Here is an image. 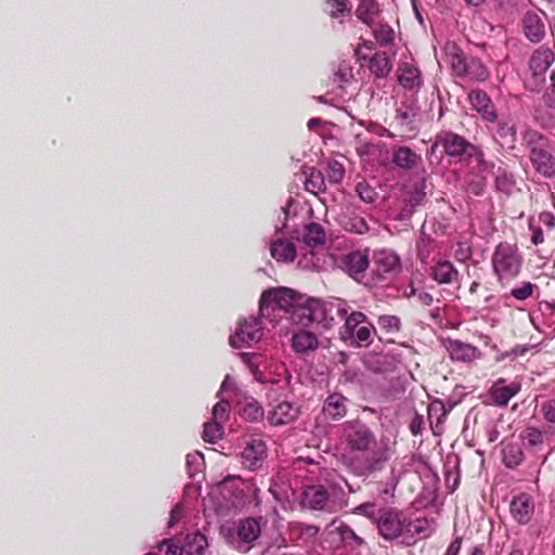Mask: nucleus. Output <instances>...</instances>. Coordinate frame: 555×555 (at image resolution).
Segmentation results:
<instances>
[{
    "label": "nucleus",
    "mask_w": 555,
    "mask_h": 555,
    "mask_svg": "<svg viewBox=\"0 0 555 555\" xmlns=\"http://www.w3.org/2000/svg\"><path fill=\"white\" fill-rule=\"evenodd\" d=\"M467 189L474 195H481L486 188V177L483 175H470L467 180Z\"/></svg>",
    "instance_id": "obj_50"
},
{
    "label": "nucleus",
    "mask_w": 555,
    "mask_h": 555,
    "mask_svg": "<svg viewBox=\"0 0 555 555\" xmlns=\"http://www.w3.org/2000/svg\"><path fill=\"white\" fill-rule=\"evenodd\" d=\"M542 414L548 423H555V399L547 400L541 405Z\"/></svg>",
    "instance_id": "obj_59"
},
{
    "label": "nucleus",
    "mask_w": 555,
    "mask_h": 555,
    "mask_svg": "<svg viewBox=\"0 0 555 555\" xmlns=\"http://www.w3.org/2000/svg\"><path fill=\"white\" fill-rule=\"evenodd\" d=\"M496 189L506 194L512 193L515 188V180L511 172H507L504 168L499 167L494 172Z\"/></svg>",
    "instance_id": "obj_44"
},
{
    "label": "nucleus",
    "mask_w": 555,
    "mask_h": 555,
    "mask_svg": "<svg viewBox=\"0 0 555 555\" xmlns=\"http://www.w3.org/2000/svg\"><path fill=\"white\" fill-rule=\"evenodd\" d=\"M271 256L279 262H292L296 258V247L288 240L278 238L270 244Z\"/></svg>",
    "instance_id": "obj_30"
},
{
    "label": "nucleus",
    "mask_w": 555,
    "mask_h": 555,
    "mask_svg": "<svg viewBox=\"0 0 555 555\" xmlns=\"http://www.w3.org/2000/svg\"><path fill=\"white\" fill-rule=\"evenodd\" d=\"M374 262L379 274L397 272L400 269V259L391 250L382 249L375 251Z\"/></svg>",
    "instance_id": "obj_29"
},
{
    "label": "nucleus",
    "mask_w": 555,
    "mask_h": 555,
    "mask_svg": "<svg viewBox=\"0 0 555 555\" xmlns=\"http://www.w3.org/2000/svg\"><path fill=\"white\" fill-rule=\"evenodd\" d=\"M301 503L310 509L327 513H335L339 508L333 494L322 485L307 487L302 493Z\"/></svg>",
    "instance_id": "obj_9"
},
{
    "label": "nucleus",
    "mask_w": 555,
    "mask_h": 555,
    "mask_svg": "<svg viewBox=\"0 0 555 555\" xmlns=\"http://www.w3.org/2000/svg\"><path fill=\"white\" fill-rule=\"evenodd\" d=\"M509 512L517 524L527 525L534 513L533 499L527 493L514 496L509 504Z\"/></svg>",
    "instance_id": "obj_15"
},
{
    "label": "nucleus",
    "mask_w": 555,
    "mask_h": 555,
    "mask_svg": "<svg viewBox=\"0 0 555 555\" xmlns=\"http://www.w3.org/2000/svg\"><path fill=\"white\" fill-rule=\"evenodd\" d=\"M320 311V299L300 295L291 310L289 319L298 325L308 326L317 323Z\"/></svg>",
    "instance_id": "obj_11"
},
{
    "label": "nucleus",
    "mask_w": 555,
    "mask_h": 555,
    "mask_svg": "<svg viewBox=\"0 0 555 555\" xmlns=\"http://www.w3.org/2000/svg\"><path fill=\"white\" fill-rule=\"evenodd\" d=\"M425 186L426 183L424 179H420L409 186L400 219L412 216L414 209L424 204L426 197Z\"/></svg>",
    "instance_id": "obj_19"
},
{
    "label": "nucleus",
    "mask_w": 555,
    "mask_h": 555,
    "mask_svg": "<svg viewBox=\"0 0 555 555\" xmlns=\"http://www.w3.org/2000/svg\"><path fill=\"white\" fill-rule=\"evenodd\" d=\"M338 224L350 233L364 234L369 231L365 219L350 211L349 207L341 211L337 218Z\"/></svg>",
    "instance_id": "obj_27"
},
{
    "label": "nucleus",
    "mask_w": 555,
    "mask_h": 555,
    "mask_svg": "<svg viewBox=\"0 0 555 555\" xmlns=\"http://www.w3.org/2000/svg\"><path fill=\"white\" fill-rule=\"evenodd\" d=\"M489 129L493 132V138L502 146L513 149L516 142V125L509 118L496 117L495 122H490Z\"/></svg>",
    "instance_id": "obj_17"
},
{
    "label": "nucleus",
    "mask_w": 555,
    "mask_h": 555,
    "mask_svg": "<svg viewBox=\"0 0 555 555\" xmlns=\"http://www.w3.org/2000/svg\"><path fill=\"white\" fill-rule=\"evenodd\" d=\"M324 254L309 250L300 255L298 267L306 271H321L324 268Z\"/></svg>",
    "instance_id": "obj_37"
},
{
    "label": "nucleus",
    "mask_w": 555,
    "mask_h": 555,
    "mask_svg": "<svg viewBox=\"0 0 555 555\" xmlns=\"http://www.w3.org/2000/svg\"><path fill=\"white\" fill-rule=\"evenodd\" d=\"M472 107L481 116L485 121H496V109L489 95L480 90L474 89L468 94Z\"/></svg>",
    "instance_id": "obj_16"
},
{
    "label": "nucleus",
    "mask_w": 555,
    "mask_h": 555,
    "mask_svg": "<svg viewBox=\"0 0 555 555\" xmlns=\"http://www.w3.org/2000/svg\"><path fill=\"white\" fill-rule=\"evenodd\" d=\"M348 448L361 455L345 457L347 468L359 477H367L384 468L390 459V449L376 441L373 431L363 423H348L344 429Z\"/></svg>",
    "instance_id": "obj_1"
},
{
    "label": "nucleus",
    "mask_w": 555,
    "mask_h": 555,
    "mask_svg": "<svg viewBox=\"0 0 555 555\" xmlns=\"http://www.w3.org/2000/svg\"><path fill=\"white\" fill-rule=\"evenodd\" d=\"M436 248V243L433 238H430L427 234L424 232L421 233V236L416 244V256L417 259L422 263H428L431 255Z\"/></svg>",
    "instance_id": "obj_40"
},
{
    "label": "nucleus",
    "mask_w": 555,
    "mask_h": 555,
    "mask_svg": "<svg viewBox=\"0 0 555 555\" xmlns=\"http://www.w3.org/2000/svg\"><path fill=\"white\" fill-rule=\"evenodd\" d=\"M266 452L267 447L262 439H248L242 452L244 464L249 468L256 467L263 460Z\"/></svg>",
    "instance_id": "obj_21"
},
{
    "label": "nucleus",
    "mask_w": 555,
    "mask_h": 555,
    "mask_svg": "<svg viewBox=\"0 0 555 555\" xmlns=\"http://www.w3.org/2000/svg\"><path fill=\"white\" fill-rule=\"evenodd\" d=\"M378 326L387 333H397L400 330V319L396 315H380L377 320Z\"/></svg>",
    "instance_id": "obj_51"
},
{
    "label": "nucleus",
    "mask_w": 555,
    "mask_h": 555,
    "mask_svg": "<svg viewBox=\"0 0 555 555\" xmlns=\"http://www.w3.org/2000/svg\"><path fill=\"white\" fill-rule=\"evenodd\" d=\"M351 11L349 0H326V12L332 18L348 15Z\"/></svg>",
    "instance_id": "obj_46"
},
{
    "label": "nucleus",
    "mask_w": 555,
    "mask_h": 555,
    "mask_svg": "<svg viewBox=\"0 0 555 555\" xmlns=\"http://www.w3.org/2000/svg\"><path fill=\"white\" fill-rule=\"evenodd\" d=\"M262 337V322L259 318L249 317L240 321L234 334L229 338L233 348L250 347Z\"/></svg>",
    "instance_id": "obj_8"
},
{
    "label": "nucleus",
    "mask_w": 555,
    "mask_h": 555,
    "mask_svg": "<svg viewBox=\"0 0 555 555\" xmlns=\"http://www.w3.org/2000/svg\"><path fill=\"white\" fill-rule=\"evenodd\" d=\"M398 80L405 89H418L422 86L418 68L408 62L400 64Z\"/></svg>",
    "instance_id": "obj_31"
},
{
    "label": "nucleus",
    "mask_w": 555,
    "mask_h": 555,
    "mask_svg": "<svg viewBox=\"0 0 555 555\" xmlns=\"http://www.w3.org/2000/svg\"><path fill=\"white\" fill-rule=\"evenodd\" d=\"M369 27L372 29L376 41L380 46H387L392 42L395 38V31L389 25L380 22H374L373 26Z\"/></svg>",
    "instance_id": "obj_43"
},
{
    "label": "nucleus",
    "mask_w": 555,
    "mask_h": 555,
    "mask_svg": "<svg viewBox=\"0 0 555 555\" xmlns=\"http://www.w3.org/2000/svg\"><path fill=\"white\" fill-rule=\"evenodd\" d=\"M524 31L531 42H540L545 36V25L540 14L527 12L524 16Z\"/></svg>",
    "instance_id": "obj_23"
},
{
    "label": "nucleus",
    "mask_w": 555,
    "mask_h": 555,
    "mask_svg": "<svg viewBox=\"0 0 555 555\" xmlns=\"http://www.w3.org/2000/svg\"><path fill=\"white\" fill-rule=\"evenodd\" d=\"M437 146H441L448 156L459 158L460 160L473 158L477 153L475 145L462 135L451 131H443L436 137L435 143L431 146V153H434Z\"/></svg>",
    "instance_id": "obj_7"
},
{
    "label": "nucleus",
    "mask_w": 555,
    "mask_h": 555,
    "mask_svg": "<svg viewBox=\"0 0 555 555\" xmlns=\"http://www.w3.org/2000/svg\"><path fill=\"white\" fill-rule=\"evenodd\" d=\"M433 532L431 524L426 518H416L409 520L405 517L402 542L404 544H414L417 540L429 537Z\"/></svg>",
    "instance_id": "obj_18"
},
{
    "label": "nucleus",
    "mask_w": 555,
    "mask_h": 555,
    "mask_svg": "<svg viewBox=\"0 0 555 555\" xmlns=\"http://www.w3.org/2000/svg\"><path fill=\"white\" fill-rule=\"evenodd\" d=\"M539 223L545 225L547 229L555 227V216L551 212L544 211L539 215Z\"/></svg>",
    "instance_id": "obj_64"
},
{
    "label": "nucleus",
    "mask_w": 555,
    "mask_h": 555,
    "mask_svg": "<svg viewBox=\"0 0 555 555\" xmlns=\"http://www.w3.org/2000/svg\"><path fill=\"white\" fill-rule=\"evenodd\" d=\"M204 464V459L201 453L188 454L186 455V466L189 469V474L191 476L195 475V473L199 472Z\"/></svg>",
    "instance_id": "obj_57"
},
{
    "label": "nucleus",
    "mask_w": 555,
    "mask_h": 555,
    "mask_svg": "<svg viewBox=\"0 0 555 555\" xmlns=\"http://www.w3.org/2000/svg\"><path fill=\"white\" fill-rule=\"evenodd\" d=\"M347 398L340 393L330 395L323 404V414L326 418L338 421L347 414Z\"/></svg>",
    "instance_id": "obj_26"
},
{
    "label": "nucleus",
    "mask_w": 555,
    "mask_h": 555,
    "mask_svg": "<svg viewBox=\"0 0 555 555\" xmlns=\"http://www.w3.org/2000/svg\"><path fill=\"white\" fill-rule=\"evenodd\" d=\"M392 162L400 168L411 169L422 162V157L410 147L401 146L393 152Z\"/></svg>",
    "instance_id": "obj_34"
},
{
    "label": "nucleus",
    "mask_w": 555,
    "mask_h": 555,
    "mask_svg": "<svg viewBox=\"0 0 555 555\" xmlns=\"http://www.w3.org/2000/svg\"><path fill=\"white\" fill-rule=\"evenodd\" d=\"M297 416L298 409L288 401H282L269 412L268 421L273 426H280L294 421Z\"/></svg>",
    "instance_id": "obj_22"
},
{
    "label": "nucleus",
    "mask_w": 555,
    "mask_h": 555,
    "mask_svg": "<svg viewBox=\"0 0 555 555\" xmlns=\"http://www.w3.org/2000/svg\"><path fill=\"white\" fill-rule=\"evenodd\" d=\"M341 268L354 279L363 276L369 268L367 251L354 250L347 254L341 260Z\"/></svg>",
    "instance_id": "obj_20"
},
{
    "label": "nucleus",
    "mask_w": 555,
    "mask_h": 555,
    "mask_svg": "<svg viewBox=\"0 0 555 555\" xmlns=\"http://www.w3.org/2000/svg\"><path fill=\"white\" fill-rule=\"evenodd\" d=\"M207 546V538L199 531L189 533L185 538L184 551L188 555H204Z\"/></svg>",
    "instance_id": "obj_35"
},
{
    "label": "nucleus",
    "mask_w": 555,
    "mask_h": 555,
    "mask_svg": "<svg viewBox=\"0 0 555 555\" xmlns=\"http://www.w3.org/2000/svg\"><path fill=\"white\" fill-rule=\"evenodd\" d=\"M320 310L317 323L324 328H331L345 320L349 312V306L345 300L339 298L325 302L320 300Z\"/></svg>",
    "instance_id": "obj_12"
},
{
    "label": "nucleus",
    "mask_w": 555,
    "mask_h": 555,
    "mask_svg": "<svg viewBox=\"0 0 555 555\" xmlns=\"http://www.w3.org/2000/svg\"><path fill=\"white\" fill-rule=\"evenodd\" d=\"M524 141L530 150V160L534 169L545 178L555 176V158L548 151L546 139L534 130H527Z\"/></svg>",
    "instance_id": "obj_4"
},
{
    "label": "nucleus",
    "mask_w": 555,
    "mask_h": 555,
    "mask_svg": "<svg viewBox=\"0 0 555 555\" xmlns=\"http://www.w3.org/2000/svg\"><path fill=\"white\" fill-rule=\"evenodd\" d=\"M399 482V476L396 475L395 470H391V476L389 480L385 483V488L383 489V493L385 495L393 496L395 490L397 488V485Z\"/></svg>",
    "instance_id": "obj_61"
},
{
    "label": "nucleus",
    "mask_w": 555,
    "mask_h": 555,
    "mask_svg": "<svg viewBox=\"0 0 555 555\" xmlns=\"http://www.w3.org/2000/svg\"><path fill=\"white\" fill-rule=\"evenodd\" d=\"M543 102L547 107L555 108V83L551 85L543 93Z\"/></svg>",
    "instance_id": "obj_63"
},
{
    "label": "nucleus",
    "mask_w": 555,
    "mask_h": 555,
    "mask_svg": "<svg viewBox=\"0 0 555 555\" xmlns=\"http://www.w3.org/2000/svg\"><path fill=\"white\" fill-rule=\"evenodd\" d=\"M447 350L452 360L462 362H470L480 354L479 350L475 346L457 339H450L447 343Z\"/></svg>",
    "instance_id": "obj_25"
},
{
    "label": "nucleus",
    "mask_w": 555,
    "mask_h": 555,
    "mask_svg": "<svg viewBox=\"0 0 555 555\" xmlns=\"http://www.w3.org/2000/svg\"><path fill=\"white\" fill-rule=\"evenodd\" d=\"M446 55L447 62L456 77L466 78L472 82H483L490 76L488 68L480 60L467 57L455 43L446 46Z\"/></svg>",
    "instance_id": "obj_2"
},
{
    "label": "nucleus",
    "mask_w": 555,
    "mask_h": 555,
    "mask_svg": "<svg viewBox=\"0 0 555 555\" xmlns=\"http://www.w3.org/2000/svg\"><path fill=\"white\" fill-rule=\"evenodd\" d=\"M240 414L248 422H258L263 418L264 412L258 401L249 399L242 405Z\"/></svg>",
    "instance_id": "obj_41"
},
{
    "label": "nucleus",
    "mask_w": 555,
    "mask_h": 555,
    "mask_svg": "<svg viewBox=\"0 0 555 555\" xmlns=\"http://www.w3.org/2000/svg\"><path fill=\"white\" fill-rule=\"evenodd\" d=\"M477 163L478 175H483L494 168V165L483 159L482 153L477 149V153L473 156Z\"/></svg>",
    "instance_id": "obj_60"
},
{
    "label": "nucleus",
    "mask_w": 555,
    "mask_h": 555,
    "mask_svg": "<svg viewBox=\"0 0 555 555\" xmlns=\"http://www.w3.org/2000/svg\"><path fill=\"white\" fill-rule=\"evenodd\" d=\"M356 192L363 202L369 204L374 203L378 196L377 192L365 181L356 185Z\"/></svg>",
    "instance_id": "obj_49"
},
{
    "label": "nucleus",
    "mask_w": 555,
    "mask_h": 555,
    "mask_svg": "<svg viewBox=\"0 0 555 555\" xmlns=\"http://www.w3.org/2000/svg\"><path fill=\"white\" fill-rule=\"evenodd\" d=\"M525 439L529 446L535 447L543 443L544 435L539 429L529 427L525 431Z\"/></svg>",
    "instance_id": "obj_58"
},
{
    "label": "nucleus",
    "mask_w": 555,
    "mask_h": 555,
    "mask_svg": "<svg viewBox=\"0 0 555 555\" xmlns=\"http://www.w3.org/2000/svg\"><path fill=\"white\" fill-rule=\"evenodd\" d=\"M230 403L227 400H220L212 408V420L224 423L229 420Z\"/></svg>",
    "instance_id": "obj_53"
},
{
    "label": "nucleus",
    "mask_w": 555,
    "mask_h": 555,
    "mask_svg": "<svg viewBox=\"0 0 555 555\" xmlns=\"http://www.w3.org/2000/svg\"><path fill=\"white\" fill-rule=\"evenodd\" d=\"M319 346L318 337L309 331H298L293 334L292 347L297 353L313 351Z\"/></svg>",
    "instance_id": "obj_32"
},
{
    "label": "nucleus",
    "mask_w": 555,
    "mask_h": 555,
    "mask_svg": "<svg viewBox=\"0 0 555 555\" xmlns=\"http://www.w3.org/2000/svg\"><path fill=\"white\" fill-rule=\"evenodd\" d=\"M522 256L515 244L500 243L491 257L494 274L500 282L516 278L522 267Z\"/></svg>",
    "instance_id": "obj_3"
},
{
    "label": "nucleus",
    "mask_w": 555,
    "mask_h": 555,
    "mask_svg": "<svg viewBox=\"0 0 555 555\" xmlns=\"http://www.w3.org/2000/svg\"><path fill=\"white\" fill-rule=\"evenodd\" d=\"M241 361L249 369L254 378L261 384H266L269 380L264 376V374L259 370V363L256 361L260 356L257 353L250 352H241L238 353Z\"/></svg>",
    "instance_id": "obj_42"
},
{
    "label": "nucleus",
    "mask_w": 555,
    "mask_h": 555,
    "mask_svg": "<svg viewBox=\"0 0 555 555\" xmlns=\"http://www.w3.org/2000/svg\"><path fill=\"white\" fill-rule=\"evenodd\" d=\"M353 78L352 67L348 62H340L337 65V68L333 73V82L337 85L339 88H343L345 85L349 83Z\"/></svg>",
    "instance_id": "obj_45"
},
{
    "label": "nucleus",
    "mask_w": 555,
    "mask_h": 555,
    "mask_svg": "<svg viewBox=\"0 0 555 555\" xmlns=\"http://www.w3.org/2000/svg\"><path fill=\"white\" fill-rule=\"evenodd\" d=\"M345 177V168L338 160H330L326 166V178L331 183L337 184Z\"/></svg>",
    "instance_id": "obj_48"
},
{
    "label": "nucleus",
    "mask_w": 555,
    "mask_h": 555,
    "mask_svg": "<svg viewBox=\"0 0 555 555\" xmlns=\"http://www.w3.org/2000/svg\"><path fill=\"white\" fill-rule=\"evenodd\" d=\"M520 390V385L513 383L506 385L503 378L496 380L490 388V397L496 405L504 406Z\"/></svg>",
    "instance_id": "obj_24"
},
{
    "label": "nucleus",
    "mask_w": 555,
    "mask_h": 555,
    "mask_svg": "<svg viewBox=\"0 0 555 555\" xmlns=\"http://www.w3.org/2000/svg\"><path fill=\"white\" fill-rule=\"evenodd\" d=\"M369 69L378 78L386 77L391 70V63L386 52H376L369 60Z\"/></svg>",
    "instance_id": "obj_36"
},
{
    "label": "nucleus",
    "mask_w": 555,
    "mask_h": 555,
    "mask_svg": "<svg viewBox=\"0 0 555 555\" xmlns=\"http://www.w3.org/2000/svg\"><path fill=\"white\" fill-rule=\"evenodd\" d=\"M325 231L321 224L310 222L304 227L301 240L306 245L317 247L323 245L325 243Z\"/></svg>",
    "instance_id": "obj_33"
},
{
    "label": "nucleus",
    "mask_w": 555,
    "mask_h": 555,
    "mask_svg": "<svg viewBox=\"0 0 555 555\" xmlns=\"http://www.w3.org/2000/svg\"><path fill=\"white\" fill-rule=\"evenodd\" d=\"M522 461V452L518 448L509 447L504 451V463L513 468Z\"/></svg>",
    "instance_id": "obj_55"
},
{
    "label": "nucleus",
    "mask_w": 555,
    "mask_h": 555,
    "mask_svg": "<svg viewBox=\"0 0 555 555\" xmlns=\"http://www.w3.org/2000/svg\"><path fill=\"white\" fill-rule=\"evenodd\" d=\"M223 423L214 421L204 425L203 439L207 442L215 443L223 436Z\"/></svg>",
    "instance_id": "obj_47"
},
{
    "label": "nucleus",
    "mask_w": 555,
    "mask_h": 555,
    "mask_svg": "<svg viewBox=\"0 0 555 555\" xmlns=\"http://www.w3.org/2000/svg\"><path fill=\"white\" fill-rule=\"evenodd\" d=\"M554 60L553 51L546 47H540L531 54L529 68L532 77L537 80V86L544 81V75Z\"/></svg>",
    "instance_id": "obj_14"
},
{
    "label": "nucleus",
    "mask_w": 555,
    "mask_h": 555,
    "mask_svg": "<svg viewBox=\"0 0 555 555\" xmlns=\"http://www.w3.org/2000/svg\"><path fill=\"white\" fill-rule=\"evenodd\" d=\"M537 285L531 282H522L519 286L512 288L511 295L517 300H526L532 296Z\"/></svg>",
    "instance_id": "obj_52"
},
{
    "label": "nucleus",
    "mask_w": 555,
    "mask_h": 555,
    "mask_svg": "<svg viewBox=\"0 0 555 555\" xmlns=\"http://www.w3.org/2000/svg\"><path fill=\"white\" fill-rule=\"evenodd\" d=\"M340 328V338L351 346H367L372 341L373 325L366 321L364 313L348 312Z\"/></svg>",
    "instance_id": "obj_5"
},
{
    "label": "nucleus",
    "mask_w": 555,
    "mask_h": 555,
    "mask_svg": "<svg viewBox=\"0 0 555 555\" xmlns=\"http://www.w3.org/2000/svg\"><path fill=\"white\" fill-rule=\"evenodd\" d=\"M164 548L165 555H182L184 551V546L182 547L176 543L173 539H165L158 543V550L163 551Z\"/></svg>",
    "instance_id": "obj_56"
},
{
    "label": "nucleus",
    "mask_w": 555,
    "mask_h": 555,
    "mask_svg": "<svg viewBox=\"0 0 555 555\" xmlns=\"http://www.w3.org/2000/svg\"><path fill=\"white\" fill-rule=\"evenodd\" d=\"M430 276L439 284H451L459 279V271L449 260H439L431 268Z\"/></svg>",
    "instance_id": "obj_28"
},
{
    "label": "nucleus",
    "mask_w": 555,
    "mask_h": 555,
    "mask_svg": "<svg viewBox=\"0 0 555 555\" xmlns=\"http://www.w3.org/2000/svg\"><path fill=\"white\" fill-rule=\"evenodd\" d=\"M336 530L345 543H354L358 545L362 543V539L359 538L348 525L340 522Z\"/></svg>",
    "instance_id": "obj_54"
},
{
    "label": "nucleus",
    "mask_w": 555,
    "mask_h": 555,
    "mask_svg": "<svg viewBox=\"0 0 555 555\" xmlns=\"http://www.w3.org/2000/svg\"><path fill=\"white\" fill-rule=\"evenodd\" d=\"M378 12V4L375 0H361L356 10V15L367 26H373V23L376 22L375 17Z\"/></svg>",
    "instance_id": "obj_38"
},
{
    "label": "nucleus",
    "mask_w": 555,
    "mask_h": 555,
    "mask_svg": "<svg viewBox=\"0 0 555 555\" xmlns=\"http://www.w3.org/2000/svg\"><path fill=\"white\" fill-rule=\"evenodd\" d=\"M260 525L255 518H246L241 520L236 535L232 538L231 544L241 552H248L251 543L260 535Z\"/></svg>",
    "instance_id": "obj_13"
},
{
    "label": "nucleus",
    "mask_w": 555,
    "mask_h": 555,
    "mask_svg": "<svg viewBox=\"0 0 555 555\" xmlns=\"http://www.w3.org/2000/svg\"><path fill=\"white\" fill-rule=\"evenodd\" d=\"M183 515V508L180 504H176L171 512H170V518L168 521V527H173L176 524L180 521Z\"/></svg>",
    "instance_id": "obj_62"
},
{
    "label": "nucleus",
    "mask_w": 555,
    "mask_h": 555,
    "mask_svg": "<svg viewBox=\"0 0 555 555\" xmlns=\"http://www.w3.org/2000/svg\"><path fill=\"white\" fill-rule=\"evenodd\" d=\"M300 294L289 288L268 289L262 293L259 310L261 317H267L271 312L284 311L291 313Z\"/></svg>",
    "instance_id": "obj_6"
},
{
    "label": "nucleus",
    "mask_w": 555,
    "mask_h": 555,
    "mask_svg": "<svg viewBox=\"0 0 555 555\" xmlns=\"http://www.w3.org/2000/svg\"><path fill=\"white\" fill-rule=\"evenodd\" d=\"M305 188L308 192L312 194H319L325 192L326 183L325 176L314 168H311L309 173H307L305 180Z\"/></svg>",
    "instance_id": "obj_39"
},
{
    "label": "nucleus",
    "mask_w": 555,
    "mask_h": 555,
    "mask_svg": "<svg viewBox=\"0 0 555 555\" xmlns=\"http://www.w3.org/2000/svg\"><path fill=\"white\" fill-rule=\"evenodd\" d=\"M405 516L397 509H386L377 518L379 534L386 540L403 539Z\"/></svg>",
    "instance_id": "obj_10"
}]
</instances>
